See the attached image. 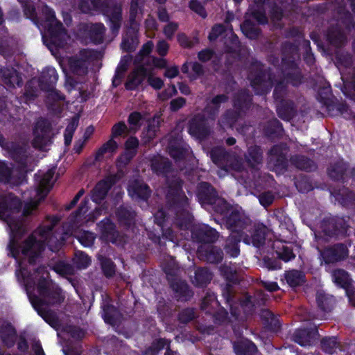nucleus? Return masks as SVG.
I'll return each mask as SVG.
<instances>
[{"label": "nucleus", "instance_id": "f257e3e1", "mask_svg": "<svg viewBox=\"0 0 355 355\" xmlns=\"http://www.w3.org/2000/svg\"><path fill=\"white\" fill-rule=\"evenodd\" d=\"M0 218L6 222L10 232V242L8 246L9 254L18 263L16 270L18 282L24 287L28 299L35 309L46 322L48 321L49 306L61 303L64 296L60 288L49 279V272L41 266L33 274H31L21 259L28 260L30 266L37 261L45 246L53 251H57L64 241L70 236H74L84 247H91L96 239L94 233L87 231H78L84 223L94 222L102 212L105 213L104 205L96 208L88 216V200H85L76 214L71 216L69 222L64 225L62 233L53 234V228L58 223L56 216L48 218L46 220L31 236L24 239L26 228L21 216L32 214L40 202L44 199L54 184L53 179H35V189L30 191L29 199L24 202L22 213H20L21 202L10 193H6L3 187L13 183L12 180L19 179H0Z\"/></svg>", "mask_w": 355, "mask_h": 355}, {"label": "nucleus", "instance_id": "f03ea898", "mask_svg": "<svg viewBox=\"0 0 355 355\" xmlns=\"http://www.w3.org/2000/svg\"><path fill=\"white\" fill-rule=\"evenodd\" d=\"M300 55L296 45L291 42L282 44V77L277 79L260 62L252 58L248 79L257 94L262 95L270 91L276 83L273 96L277 102L279 118L290 121L296 115V107L291 99L292 92L288 84L297 87L302 83V76L297 61Z\"/></svg>", "mask_w": 355, "mask_h": 355}, {"label": "nucleus", "instance_id": "7ed1b4c3", "mask_svg": "<svg viewBox=\"0 0 355 355\" xmlns=\"http://www.w3.org/2000/svg\"><path fill=\"white\" fill-rule=\"evenodd\" d=\"M199 202L205 209L212 206L214 211L223 216L225 226L231 231L226 241L225 250L232 257H236L240 253L239 242L259 248L263 244L267 228L263 224H251L249 218L241 207L230 206L224 198L220 197L216 191L207 182L199 184L197 191Z\"/></svg>", "mask_w": 355, "mask_h": 355}, {"label": "nucleus", "instance_id": "20e7f679", "mask_svg": "<svg viewBox=\"0 0 355 355\" xmlns=\"http://www.w3.org/2000/svg\"><path fill=\"white\" fill-rule=\"evenodd\" d=\"M181 229H191L192 239L199 243L198 248V256L200 259L210 263H216L223 258V252L211 243L218 238L217 232L205 224L192 225V218L189 213H187L184 221L178 222Z\"/></svg>", "mask_w": 355, "mask_h": 355}, {"label": "nucleus", "instance_id": "39448f33", "mask_svg": "<svg viewBox=\"0 0 355 355\" xmlns=\"http://www.w3.org/2000/svg\"><path fill=\"white\" fill-rule=\"evenodd\" d=\"M42 12L45 16V20L41 24L45 31L42 39L44 43L54 54V49L64 48L69 37L62 24L55 18V12L51 8L45 6L42 8Z\"/></svg>", "mask_w": 355, "mask_h": 355}, {"label": "nucleus", "instance_id": "423d86ee", "mask_svg": "<svg viewBox=\"0 0 355 355\" xmlns=\"http://www.w3.org/2000/svg\"><path fill=\"white\" fill-rule=\"evenodd\" d=\"M78 6L84 13L94 10L107 15L112 33H118L121 25L122 9L115 0H80Z\"/></svg>", "mask_w": 355, "mask_h": 355}, {"label": "nucleus", "instance_id": "0eeeda50", "mask_svg": "<svg viewBox=\"0 0 355 355\" xmlns=\"http://www.w3.org/2000/svg\"><path fill=\"white\" fill-rule=\"evenodd\" d=\"M279 222V232H275L276 240L272 244L279 257L285 261H288L295 257L289 243L293 239L294 227L290 218L281 214L277 216Z\"/></svg>", "mask_w": 355, "mask_h": 355}, {"label": "nucleus", "instance_id": "6e6552de", "mask_svg": "<svg viewBox=\"0 0 355 355\" xmlns=\"http://www.w3.org/2000/svg\"><path fill=\"white\" fill-rule=\"evenodd\" d=\"M3 146L15 162L16 170L19 175L25 178L34 170L37 160L31 149L15 142L6 143Z\"/></svg>", "mask_w": 355, "mask_h": 355}, {"label": "nucleus", "instance_id": "1a4fd4ad", "mask_svg": "<svg viewBox=\"0 0 355 355\" xmlns=\"http://www.w3.org/2000/svg\"><path fill=\"white\" fill-rule=\"evenodd\" d=\"M336 25L331 24L327 33L328 42L334 46L338 48L347 43L346 31L355 27L352 15L344 8H340Z\"/></svg>", "mask_w": 355, "mask_h": 355}, {"label": "nucleus", "instance_id": "9d476101", "mask_svg": "<svg viewBox=\"0 0 355 355\" xmlns=\"http://www.w3.org/2000/svg\"><path fill=\"white\" fill-rule=\"evenodd\" d=\"M336 58L344 85L342 91L346 96L352 98L355 96V68H351L352 55L347 51H338Z\"/></svg>", "mask_w": 355, "mask_h": 355}, {"label": "nucleus", "instance_id": "9b49d317", "mask_svg": "<svg viewBox=\"0 0 355 355\" xmlns=\"http://www.w3.org/2000/svg\"><path fill=\"white\" fill-rule=\"evenodd\" d=\"M252 98L248 91L241 89L239 91L234 98V110H227L218 121V125L222 128H232L242 113L249 108Z\"/></svg>", "mask_w": 355, "mask_h": 355}, {"label": "nucleus", "instance_id": "f8f14e48", "mask_svg": "<svg viewBox=\"0 0 355 355\" xmlns=\"http://www.w3.org/2000/svg\"><path fill=\"white\" fill-rule=\"evenodd\" d=\"M282 3V0H254L251 15L259 24H265L268 22L266 10L268 8L272 20L279 21L283 17Z\"/></svg>", "mask_w": 355, "mask_h": 355}, {"label": "nucleus", "instance_id": "ddd939ff", "mask_svg": "<svg viewBox=\"0 0 355 355\" xmlns=\"http://www.w3.org/2000/svg\"><path fill=\"white\" fill-rule=\"evenodd\" d=\"M209 155L212 162L226 172H241L244 168L241 160L222 146L213 147L209 151Z\"/></svg>", "mask_w": 355, "mask_h": 355}, {"label": "nucleus", "instance_id": "4468645a", "mask_svg": "<svg viewBox=\"0 0 355 355\" xmlns=\"http://www.w3.org/2000/svg\"><path fill=\"white\" fill-rule=\"evenodd\" d=\"M58 80V74L55 68L46 67L42 72L38 80H32L26 85L25 94L29 98H33L38 95V85L42 90H49L55 87Z\"/></svg>", "mask_w": 355, "mask_h": 355}, {"label": "nucleus", "instance_id": "2eb2a0df", "mask_svg": "<svg viewBox=\"0 0 355 355\" xmlns=\"http://www.w3.org/2000/svg\"><path fill=\"white\" fill-rule=\"evenodd\" d=\"M288 148L286 144L273 146L268 153V167L280 175L288 166L287 154Z\"/></svg>", "mask_w": 355, "mask_h": 355}, {"label": "nucleus", "instance_id": "dca6fc26", "mask_svg": "<svg viewBox=\"0 0 355 355\" xmlns=\"http://www.w3.org/2000/svg\"><path fill=\"white\" fill-rule=\"evenodd\" d=\"M242 184L249 186L250 192L257 196L260 204L264 207L270 205L274 200V195L270 191H264L265 179H241Z\"/></svg>", "mask_w": 355, "mask_h": 355}, {"label": "nucleus", "instance_id": "f3484780", "mask_svg": "<svg viewBox=\"0 0 355 355\" xmlns=\"http://www.w3.org/2000/svg\"><path fill=\"white\" fill-rule=\"evenodd\" d=\"M132 130L130 128L125 125L123 121H120L116 123L112 128V138L105 143L96 153L95 160H100L105 153L109 152H114L118 148V144L115 141L113 138L122 136L123 135H127L130 133Z\"/></svg>", "mask_w": 355, "mask_h": 355}, {"label": "nucleus", "instance_id": "a211bd4d", "mask_svg": "<svg viewBox=\"0 0 355 355\" xmlns=\"http://www.w3.org/2000/svg\"><path fill=\"white\" fill-rule=\"evenodd\" d=\"M189 132L191 136L199 139H205L209 136L211 127L204 114L198 113L190 119Z\"/></svg>", "mask_w": 355, "mask_h": 355}, {"label": "nucleus", "instance_id": "6ab92c4d", "mask_svg": "<svg viewBox=\"0 0 355 355\" xmlns=\"http://www.w3.org/2000/svg\"><path fill=\"white\" fill-rule=\"evenodd\" d=\"M50 124L45 120L38 121L34 130L33 145L35 148H42L50 141Z\"/></svg>", "mask_w": 355, "mask_h": 355}, {"label": "nucleus", "instance_id": "aec40b11", "mask_svg": "<svg viewBox=\"0 0 355 355\" xmlns=\"http://www.w3.org/2000/svg\"><path fill=\"white\" fill-rule=\"evenodd\" d=\"M317 248L320 252V255L326 263H334L343 259L348 255L347 247L343 244L335 245L321 251L319 246Z\"/></svg>", "mask_w": 355, "mask_h": 355}, {"label": "nucleus", "instance_id": "412c9836", "mask_svg": "<svg viewBox=\"0 0 355 355\" xmlns=\"http://www.w3.org/2000/svg\"><path fill=\"white\" fill-rule=\"evenodd\" d=\"M98 227L101 233V239L119 245L123 244L121 236L115 231L114 224L109 219L101 221Z\"/></svg>", "mask_w": 355, "mask_h": 355}, {"label": "nucleus", "instance_id": "4be33fe9", "mask_svg": "<svg viewBox=\"0 0 355 355\" xmlns=\"http://www.w3.org/2000/svg\"><path fill=\"white\" fill-rule=\"evenodd\" d=\"M171 180L172 181L168 182L169 187L166 191V198L168 201H172L174 205L184 207L187 202V198L182 192L180 183L174 182V179Z\"/></svg>", "mask_w": 355, "mask_h": 355}, {"label": "nucleus", "instance_id": "5701e85b", "mask_svg": "<svg viewBox=\"0 0 355 355\" xmlns=\"http://www.w3.org/2000/svg\"><path fill=\"white\" fill-rule=\"evenodd\" d=\"M128 191L133 199L146 200L150 196L148 187L138 179H133L130 182Z\"/></svg>", "mask_w": 355, "mask_h": 355}, {"label": "nucleus", "instance_id": "b1692460", "mask_svg": "<svg viewBox=\"0 0 355 355\" xmlns=\"http://www.w3.org/2000/svg\"><path fill=\"white\" fill-rule=\"evenodd\" d=\"M245 160L252 169L258 171L263 163V151L260 146H251L245 154Z\"/></svg>", "mask_w": 355, "mask_h": 355}, {"label": "nucleus", "instance_id": "393cba45", "mask_svg": "<svg viewBox=\"0 0 355 355\" xmlns=\"http://www.w3.org/2000/svg\"><path fill=\"white\" fill-rule=\"evenodd\" d=\"M229 97L226 94H218L207 103L204 111L208 115L209 119L214 121L218 114L222 103L227 102Z\"/></svg>", "mask_w": 355, "mask_h": 355}, {"label": "nucleus", "instance_id": "a878e982", "mask_svg": "<svg viewBox=\"0 0 355 355\" xmlns=\"http://www.w3.org/2000/svg\"><path fill=\"white\" fill-rule=\"evenodd\" d=\"M48 92L47 104L49 109L55 113H60L65 99L64 96L53 87L52 89L45 90Z\"/></svg>", "mask_w": 355, "mask_h": 355}, {"label": "nucleus", "instance_id": "bb28decb", "mask_svg": "<svg viewBox=\"0 0 355 355\" xmlns=\"http://www.w3.org/2000/svg\"><path fill=\"white\" fill-rule=\"evenodd\" d=\"M318 333L315 327L309 329H298L293 335V340L301 346L311 345L317 338Z\"/></svg>", "mask_w": 355, "mask_h": 355}, {"label": "nucleus", "instance_id": "cd10ccee", "mask_svg": "<svg viewBox=\"0 0 355 355\" xmlns=\"http://www.w3.org/2000/svg\"><path fill=\"white\" fill-rule=\"evenodd\" d=\"M333 279L335 284L345 289L349 302L355 306V297L349 293L348 290L351 282L348 273L343 270H336L333 273Z\"/></svg>", "mask_w": 355, "mask_h": 355}, {"label": "nucleus", "instance_id": "c85d7f7f", "mask_svg": "<svg viewBox=\"0 0 355 355\" xmlns=\"http://www.w3.org/2000/svg\"><path fill=\"white\" fill-rule=\"evenodd\" d=\"M151 168L157 175H165L166 178L173 171L171 161L162 157H155L152 160Z\"/></svg>", "mask_w": 355, "mask_h": 355}, {"label": "nucleus", "instance_id": "c756f323", "mask_svg": "<svg viewBox=\"0 0 355 355\" xmlns=\"http://www.w3.org/2000/svg\"><path fill=\"white\" fill-rule=\"evenodd\" d=\"M0 74L3 83L8 87H12L15 85L20 86L21 85V78L17 70L12 67L1 68Z\"/></svg>", "mask_w": 355, "mask_h": 355}, {"label": "nucleus", "instance_id": "7c9ffc66", "mask_svg": "<svg viewBox=\"0 0 355 355\" xmlns=\"http://www.w3.org/2000/svg\"><path fill=\"white\" fill-rule=\"evenodd\" d=\"M139 28L129 27L126 34L123 36L121 46L123 50L127 52H132L137 48L139 40L137 31Z\"/></svg>", "mask_w": 355, "mask_h": 355}, {"label": "nucleus", "instance_id": "2f4dec72", "mask_svg": "<svg viewBox=\"0 0 355 355\" xmlns=\"http://www.w3.org/2000/svg\"><path fill=\"white\" fill-rule=\"evenodd\" d=\"M168 150L170 155L175 159H181L188 152V148L182 141V139L177 137L175 139H170Z\"/></svg>", "mask_w": 355, "mask_h": 355}, {"label": "nucleus", "instance_id": "473e14b6", "mask_svg": "<svg viewBox=\"0 0 355 355\" xmlns=\"http://www.w3.org/2000/svg\"><path fill=\"white\" fill-rule=\"evenodd\" d=\"M0 339L6 346L11 347L14 345L16 334L12 326L6 322H1L0 324Z\"/></svg>", "mask_w": 355, "mask_h": 355}, {"label": "nucleus", "instance_id": "72a5a7b5", "mask_svg": "<svg viewBox=\"0 0 355 355\" xmlns=\"http://www.w3.org/2000/svg\"><path fill=\"white\" fill-rule=\"evenodd\" d=\"M144 4L130 2L129 10V27L139 28L143 16V7Z\"/></svg>", "mask_w": 355, "mask_h": 355}, {"label": "nucleus", "instance_id": "f704fd0d", "mask_svg": "<svg viewBox=\"0 0 355 355\" xmlns=\"http://www.w3.org/2000/svg\"><path fill=\"white\" fill-rule=\"evenodd\" d=\"M234 349L236 355H254L257 352L255 345L242 338L234 343Z\"/></svg>", "mask_w": 355, "mask_h": 355}, {"label": "nucleus", "instance_id": "c9c22d12", "mask_svg": "<svg viewBox=\"0 0 355 355\" xmlns=\"http://www.w3.org/2000/svg\"><path fill=\"white\" fill-rule=\"evenodd\" d=\"M146 76V71L144 68L133 71L128 77L125 88L128 90L135 89L145 80Z\"/></svg>", "mask_w": 355, "mask_h": 355}, {"label": "nucleus", "instance_id": "e433bc0d", "mask_svg": "<svg viewBox=\"0 0 355 355\" xmlns=\"http://www.w3.org/2000/svg\"><path fill=\"white\" fill-rule=\"evenodd\" d=\"M266 300V295L260 292L257 294V295L252 298L250 296H245V298L241 302V307L243 310L245 315H248L252 313V308L254 306V304H261Z\"/></svg>", "mask_w": 355, "mask_h": 355}, {"label": "nucleus", "instance_id": "4c0bfd02", "mask_svg": "<svg viewBox=\"0 0 355 355\" xmlns=\"http://www.w3.org/2000/svg\"><path fill=\"white\" fill-rule=\"evenodd\" d=\"M291 162L296 168L308 172L314 171L317 168L315 163L313 160L303 155L292 157L291 158Z\"/></svg>", "mask_w": 355, "mask_h": 355}, {"label": "nucleus", "instance_id": "58836bf2", "mask_svg": "<svg viewBox=\"0 0 355 355\" xmlns=\"http://www.w3.org/2000/svg\"><path fill=\"white\" fill-rule=\"evenodd\" d=\"M283 131L282 123L277 119L268 120L263 127L265 135L272 139L282 136Z\"/></svg>", "mask_w": 355, "mask_h": 355}, {"label": "nucleus", "instance_id": "ea45409f", "mask_svg": "<svg viewBox=\"0 0 355 355\" xmlns=\"http://www.w3.org/2000/svg\"><path fill=\"white\" fill-rule=\"evenodd\" d=\"M334 223L333 222H329L328 224H324L322 226V232H315V237L318 242H320L322 241H327L329 238L332 237L334 235H338L340 233H344L346 231V227L345 226L341 227V230H335L334 232L329 230L330 228L333 227Z\"/></svg>", "mask_w": 355, "mask_h": 355}, {"label": "nucleus", "instance_id": "a19ab883", "mask_svg": "<svg viewBox=\"0 0 355 355\" xmlns=\"http://www.w3.org/2000/svg\"><path fill=\"white\" fill-rule=\"evenodd\" d=\"M348 169L347 163L341 160L331 164L327 168V173L329 178H343L347 175Z\"/></svg>", "mask_w": 355, "mask_h": 355}, {"label": "nucleus", "instance_id": "79ce46f5", "mask_svg": "<svg viewBox=\"0 0 355 355\" xmlns=\"http://www.w3.org/2000/svg\"><path fill=\"white\" fill-rule=\"evenodd\" d=\"M224 44L227 52L238 55L240 49V42L239 37L232 29L226 34Z\"/></svg>", "mask_w": 355, "mask_h": 355}, {"label": "nucleus", "instance_id": "37998d69", "mask_svg": "<svg viewBox=\"0 0 355 355\" xmlns=\"http://www.w3.org/2000/svg\"><path fill=\"white\" fill-rule=\"evenodd\" d=\"M166 216V213L162 209L159 210L154 215L155 222L159 227V230L162 232L164 236H165L166 239H169L173 242H175L178 241V239L173 234V232L170 229L166 230L164 229L163 223Z\"/></svg>", "mask_w": 355, "mask_h": 355}, {"label": "nucleus", "instance_id": "c03bdc74", "mask_svg": "<svg viewBox=\"0 0 355 355\" xmlns=\"http://www.w3.org/2000/svg\"><path fill=\"white\" fill-rule=\"evenodd\" d=\"M329 192L334 196L336 199L344 205H347L348 202L355 200L354 194L346 188L339 189H329Z\"/></svg>", "mask_w": 355, "mask_h": 355}, {"label": "nucleus", "instance_id": "a18cd8bd", "mask_svg": "<svg viewBox=\"0 0 355 355\" xmlns=\"http://www.w3.org/2000/svg\"><path fill=\"white\" fill-rule=\"evenodd\" d=\"M110 179H103L95 187L92 193V200L96 203L101 200L107 193L110 188Z\"/></svg>", "mask_w": 355, "mask_h": 355}, {"label": "nucleus", "instance_id": "49530a36", "mask_svg": "<svg viewBox=\"0 0 355 355\" xmlns=\"http://www.w3.org/2000/svg\"><path fill=\"white\" fill-rule=\"evenodd\" d=\"M241 29L243 33L251 40L257 38L260 34L259 28L250 19H245L241 24Z\"/></svg>", "mask_w": 355, "mask_h": 355}, {"label": "nucleus", "instance_id": "de8ad7c7", "mask_svg": "<svg viewBox=\"0 0 355 355\" xmlns=\"http://www.w3.org/2000/svg\"><path fill=\"white\" fill-rule=\"evenodd\" d=\"M285 279L291 287L300 286L304 282V274L296 270H289L285 272Z\"/></svg>", "mask_w": 355, "mask_h": 355}, {"label": "nucleus", "instance_id": "09e8293b", "mask_svg": "<svg viewBox=\"0 0 355 355\" xmlns=\"http://www.w3.org/2000/svg\"><path fill=\"white\" fill-rule=\"evenodd\" d=\"M70 68L73 73L83 76L87 73L88 64L85 60L74 58L70 62Z\"/></svg>", "mask_w": 355, "mask_h": 355}, {"label": "nucleus", "instance_id": "8fccbe9b", "mask_svg": "<svg viewBox=\"0 0 355 355\" xmlns=\"http://www.w3.org/2000/svg\"><path fill=\"white\" fill-rule=\"evenodd\" d=\"M211 272L206 268L198 269L195 272L193 283L198 286H202L211 279Z\"/></svg>", "mask_w": 355, "mask_h": 355}, {"label": "nucleus", "instance_id": "3c124183", "mask_svg": "<svg viewBox=\"0 0 355 355\" xmlns=\"http://www.w3.org/2000/svg\"><path fill=\"white\" fill-rule=\"evenodd\" d=\"M15 45V43L12 38L4 37L0 40V54L5 58L10 56Z\"/></svg>", "mask_w": 355, "mask_h": 355}, {"label": "nucleus", "instance_id": "603ef678", "mask_svg": "<svg viewBox=\"0 0 355 355\" xmlns=\"http://www.w3.org/2000/svg\"><path fill=\"white\" fill-rule=\"evenodd\" d=\"M98 259L101 264L102 270L106 277H112L115 272V266L114 263L103 255L98 256Z\"/></svg>", "mask_w": 355, "mask_h": 355}, {"label": "nucleus", "instance_id": "864d4df0", "mask_svg": "<svg viewBox=\"0 0 355 355\" xmlns=\"http://www.w3.org/2000/svg\"><path fill=\"white\" fill-rule=\"evenodd\" d=\"M168 345V340L160 338L155 341L152 346L147 349L144 355H157L158 352Z\"/></svg>", "mask_w": 355, "mask_h": 355}, {"label": "nucleus", "instance_id": "5fc2aeb1", "mask_svg": "<svg viewBox=\"0 0 355 355\" xmlns=\"http://www.w3.org/2000/svg\"><path fill=\"white\" fill-rule=\"evenodd\" d=\"M73 261L77 268L82 269L87 268L90 264L91 260L83 252H77Z\"/></svg>", "mask_w": 355, "mask_h": 355}, {"label": "nucleus", "instance_id": "6e6d98bb", "mask_svg": "<svg viewBox=\"0 0 355 355\" xmlns=\"http://www.w3.org/2000/svg\"><path fill=\"white\" fill-rule=\"evenodd\" d=\"M322 349L327 354H333L335 352L338 343L335 337L326 338L322 339L321 342Z\"/></svg>", "mask_w": 355, "mask_h": 355}, {"label": "nucleus", "instance_id": "4d7b16f0", "mask_svg": "<svg viewBox=\"0 0 355 355\" xmlns=\"http://www.w3.org/2000/svg\"><path fill=\"white\" fill-rule=\"evenodd\" d=\"M189 7L202 18L205 19L207 17V14L205 6L203 3L198 0H191L189 3Z\"/></svg>", "mask_w": 355, "mask_h": 355}, {"label": "nucleus", "instance_id": "13d9d810", "mask_svg": "<svg viewBox=\"0 0 355 355\" xmlns=\"http://www.w3.org/2000/svg\"><path fill=\"white\" fill-rule=\"evenodd\" d=\"M116 311L114 306L109 305L103 306V317L105 322L109 324H114L116 322Z\"/></svg>", "mask_w": 355, "mask_h": 355}, {"label": "nucleus", "instance_id": "bf43d9fd", "mask_svg": "<svg viewBox=\"0 0 355 355\" xmlns=\"http://www.w3.org/2000/svg\"><path fill=\"white\" fill-rule=\"evenodd\" d=\"M139 145L138 139L135 137H130L125 142V153H130L135 157L137 153V149Z\"/></svg>", "mask_w": 355, "mask_h": 355}, {"label": "nucleus", "instance_id": "052dcab7", "mask_svg": "<svg viewBox=\"0 0 355 355\" xmlns=\"http://www.w3.org/2000/svg\"><path fill=\"white\" fill-rule=\"evenodd\" d=\"M142 119V116L139 112H132L128 119V122L130 125V130L132 131H136L140 127V121Z\"/></svg>", "mask_w": 355, "mask_h": 355}, {"label": "nucleus", "instance_id": "680f3d73", "mask_svg": "<svg viewBox=\"0 0 355 355\" xmlns=\"http://www.w3.org/2000/svg\"><path fill=\"white\" fill-rule=\"evenodd\" d=\"M24 12L25 15L33 19L35 24H37V13L34 5L29 1H26L23 3Z\"/></svg>", "mask_w": 355, "mask_h": 355}, {"label": "nucleus", "instance_id": "e2e57ef3", "mask_svg": "<svg viewBox=\"0 0 355 355\" xmlns=\"http://www.w3.org/2000/svg\"><path fill=\"white\" fill-rule=\"evenodd\" d=\"M295 184L298 191L302 193L309 192L313 189L311 179H297Z\"/></svg>", "mask_w": 355, "mask_h": 355}, {"label": "nucleus", "instance_id": "0e129e2a", "mask_svg": "<svg viewBox=\"0 0 355 355\" xmlns=\"http://www.w3.org/2000/svg\"><path fill=\"white\" fill-rule=\"evenodd\" d=\"M78 125V122L73 120L71 123H69L64 131V144L66 146H69L73 138V132Z\"/></svg>", "mask_w": 355, "mask_h": 355}, {"label": "nucleus", "instance_id": "69168bd1", "mask_svg": "<svg viewBox=\"0 0 355 355\" xmlns=\"http://www.w3.org/2000/svg\"><path fill=\"white\" fill-rule=\"evenodd\" d=\"M12 168L11 163L0 161V178H11Z\"/></svg>", "mask_w": 355, "mask_h": 355}, {"label": "nucleus", "instance_id": "338daca9", "mask_svg": "<svg viewBox=\"0 0 355 355\" xmlns=\"http://www.w3.org/2000/svg\"><path fill=\"white\" fill-rule=\"evenodd\" d=\"M191 69L193 73L190 74L189 77L192 80L197 79L202 76L205 72L203 66L197 62L191 63Z\"/></svg>", "mask_w": 355, "mask_h": 355}, {"label": "nucleus", "instance_id": "774afa93", "mask_svg": "<svg viewBox=\"0 0 355 355\" xmlns=\"http://www.w3.org/2000/svg\"><path fill=\"white\" fill-rule=\"evenodd\" d=\"M261 318L270 326H276L277 320L274 318L273 314L267 309H263L261 312Z\"/></svg>", "mask_w": 355, "mask_h": 355}]
</instances>
